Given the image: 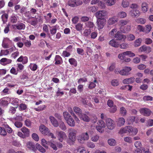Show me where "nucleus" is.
<instances>
[{"label": "nucleus", "mask_w": 153, "mask_h": 153, "mask_svg": "<svg viewBox=\"0 0 153 153\" xmlns=\"http://www.w3.org/2000/svg\"><path fill=\"white\" fill-rule=\"evenodd\" d=\"M36 150L38 149L39 151L42 153H44L45 152V149L44 148L39 144H36Z\"/></svg>", "instance_id": "nucleus-38"}, {"label": "nucleus", "mask_w": 153, "mask_h": 153, "mask_svg": "<svg viewBox=\"0 0 153 153\" xmlns=\"http://www.w3.org/2000/svg\"><path fill=\"white\" fill-rule=\"evenodd\" d=\"M12 27L14 29H17L19 30H24L25 27V25L22 23L17 24L13 25Z\"/></svg>", "instance_id": "nucleus-17"}, {"label": "nucleus", "mask_w": 153, "mask_h": 153, "mask_svg": "<svg viewBox=\"0 0 153 153\" xmlns=\"http://www.w3.org/2000/svg\"><path fill=\"white\" fill-rule=\"evenodd\" d=\"M124 53L125 54V56H128L129 57H134L135 56V54L130 51L124 52Z\"/></svg>", "instance_id": "nucleus-51"}, {"label": "nucleus", "mask_w": 153, "mask_h": 153, "mask_svg": "<svg viewBox=\"0 0 153 153\" xmlns=\"http://www.w3.org/2000/svg\"><path fill=\"white\" fill-rule=\"evenodd\" d=\"M109 44L111 46L115 48H118L120 45L119 43L114 39L111 40L109 41Z\"/></svg>", "instance_id": "nucleus-26"}, {"label": "nucleus", "mask_w": 153, "mask_h": 153, "mask_svg": "<svg viewBox=\"0 0 153 153\" xmlns=\"http://www.w3.org/2000/svg\"><path fill=\"white\" fill-rule=\"evenodd\" d=\"M108 13L107 12L104 10H99L96 13L95 16L97 19H106L107 17Z\"/></svg>", "instance_id": "nucleus-2"}, {"label": "nucleus", "mask_w": 153, "mask_h": 153, "mask_svg": "<svg viewBox=\"0 0 153 153\" xmlns=\"http://www.w3.org/2000/svg\"><path fill=\"white\" fill-rule=\"evenodd\" d=\"M12 131V128L8 125H4L3 127H0V134L4 136L7 135V132L11 133Z\"/></svg>", "instance_id": "nucleus-1"}, {"label": "nucleus", "mask_w": 153, "mask_h": 153, "mask_svg": "<svg viewBox=\"0 0 153 153\" xmlns=\"http://www.w3.org/2000/svg\"><path fill=\"white\" fill-rule=\"evenodd\" d=\"M125 122V120L123 117L119 118L117 121V126H121L124 125Z\"/></svg>", "instance_id": "nucleus-24"}, {"label": "nucleus", "mask_w": 153, "mask_h": 153, "mask_svg": "<svg viewBox=\"0 0 153 153\" xmlns=\"http://www.w3.org/2000/svg\"><path fill=\"white\" fill-rule=\"evenodd\" d=\"M22 41L23 42L25 45L27 47H30L31 46V42L26 39L25 38H22Z\"/></svg>", "instance_id": "nucleus-36"}, {"label": "nucleus", "mask_w": 153, "mask_h": 153, "mask_svg": "<svg viewBox=\"0 0 153 153\" xmlns=\"http://www.w3.org/2000/svg\"><path fill=\"white\" fill-rule=\"evenodd\" d=\"M129 3L127 0H123L121 4L122 6L124 8H126L129 6Z\"/></svg>", "instance_id": "nucleus-52"}, {"label": "nucleus", "mask_w": 153, "mask_h": 153, "mask_svg": "<svg viewBox=\"0 0 153 153\" xmlns=\"http://www.w3.org/2000/svg\"><path fill=\"white\" fill-rule=\"evenodd\" d=\"M68 61L71 65H73L75 67L77 66V62L75 59L74 58H70L69 59Z\"/></svg>", "instance_id": "nucleus-37"}, {"label": "nucleus", "mask_w": 153, "mask_h": 153, "mask_svg": "<svg viewBox=\"0 0 153 153\" xmlns=\"http://www.w3.org/2000/svg\"><path fill=\"white\" fill-rule=\"evenodd\" d=\"M79 117L81 120H82L85 122H88L90 121V118L85 114H82Z\"/></svg>", "instance_id": "nucleus-28"}, {"label": "nucleus", "mask_w": 153, "mask_h": 153, "mask_svg": "<svg viewBox=\"0 0 153 153\" xmlns=\"http://www.w3.org/2000/svg\"><path fill=\"white\" fill-rule=\"evenodd\" d=\"M14 11L16 13L19 12L21 14L25 12L26 8L23 6H21L19 4H16L14 7Z\"/></svg>", "instance_id": "nucleus-8"}, {"label": "nucleus", "mask_w": 153, "mask_h": 153, "mask_svg": "<svg viewBox=\"0 0 153 153\" xmlns=\"http://www.w3.org/2000/svg\"><path fill=\"white\" fill-rule=\"evenodd\" d=\"M40 131L44 135H46L49 131L48 129L44 125H41L39 127Z\"/></svg>", "instance_id": "nucleus-20"}, {"label": "nucleus", "mask_w": 153, "mask_h": 153, "mask_svg": "<svg viewBox=\"0 0 153 153\" xmlns=\"http://www.w3.org/2000/svg\"><path fill=\"white\" fill-rule=\"evenodd\" d=\"M130 14L133 17H137L140 15V11L136 9H133L129 12Z\"/></svg>", "instance_id": "nucleus-16"}, {"label": "nucleus", "mask_w": 153, "mask_h": 153, "mask_svg": "<svg viewBox=\"0 0 153 153\" xmlns=\"http://www.w3.org/2000/svg\"><path fill=\"white\" fill-rule=\"evenodd\" d=\"M63 115L65 119L67 121L69 118L71 117V116L70 114L67 112L65 111L63 112Z\"/></svg>", "instance_id": "nucleus-46"}, {"label": "nucleus", "mask_w": 153, "mask_h": 153, "mask_svg": "<svg viewBox=\"0 0 153 153\" xmlns=\"http://www.w3.org/2000/svg\"><path fill=\"white\" fill-rule=\"evenodd\" d=\"M81 101L83 104L85 105L88 106L91 108H93V105L90 102H88V100L86 98H82Z\"/></svg>", "instance_id": "nucleus-22"}, {"label": "nucleus", "mask_w": 153, "mask_h": 153, "mask_svg": "<svg viewBox=\"0 0 153 153\" xmlns=\"http://www.w3.org/2000/svg\"><path fill=\"white\" fill-rule=\"evenodd\" d=\"M58 136L59 140L61 142L64 139H66L67 137L65 133L62 131L58 132Z\"/></svg>", "instance_id": "nucleus-15"}, {"label": "nucleus", "mask_w": 153, "mask_h": 153, "mask_svg": "<svg viewBox=\"0 0 153 153\" xmlns=\"http://www.w3.org/2000/svg\"><path fill=\"white\" fill-rule=\"evenodd\" d=\"M131 70V67L126 66L119 71V74L122 75H128L130 74L129 72Z\"/></svg>", "instance_id": "nucleus-11"}, {"label": "nucleus", "mask_w": 153, "mask_h": 153, "mask_svg": "<svg viewBox=\"0 0 153 153\" xmlns=\"http://www.w3.org/2000/svg\"><path fill=\"white\" fill-rule=\"evenodd\" d=\"M16 121L14 123L15 126L18 128H20L22 126V123L21 122L22 120L21 116H17L15 118Z\"/></svg>", "instance_id": "nucleus-7"}, {"label": "nucleus", "mask_w": 153, "mask_h": 153, "mask_svg": "<svg viewBox=\"0 0 153 153\" xmlns=\"http://www.w3.org/2000/svg\"><path fill=\"white\" fill-rule=\"evenodd\" d=\"M31 14V12L29 11L26 12L24 13L25 16L28 19H30L33 18Z\"/></svg>", "instance_id": "nucleus-58"}, {"label": "nucleus", "mask_w": 153, "mask_h": 153, "mask_svg": "<svg viewBox=\"0 0 153 153\" xmlns=\"http://www.w3.org/2000/svg\"><path fill=\"white\" fill-rule=\"evenodd\" d=\"M18 71L19 69H17V70L16 71V69L14 67H13L10 70V72L11 74H12L15 75H16L18 73Z\"/></svg>", "instance_id": "nucleus-64"}, {"label": "nucleus", "mask_w": 153, "mask_h": 153, "mask_svg": "<svg viewBox=\"0 0 153 153\" xmlns=\"http://www.w3.org/2000/svg\"><path fill=\"white\" fill-rule=\"evenodd\" d=\"M106 126L109 129H113L115 128V124L114 121L111 119L107 118L106 120Z\"/></svg>", "instance_id": "nucleus-6"}, {"label": "nucleus", "mask_w": 153, "mask_h": 153, "mask_svg": "<svg viewBox=\"0 0 153 153\" xmlns=\"http://www.w3.org/2000/svg\"><path fill=\"white\" fill-rule=\"evenodd\" d=\"M29 67L30 69L33 71H36L37 68V66L35 64H30Z\"/></svg>", "instance_id": "nucleus-53"}, {"label": "nucleus", "mask_w": 153, "mask_h": 153, "mask_svg": "<svg viewBox=\"0 0 153 153\" xmlns=\"http://www.w3.org/2000/svg\"><path fill=\"white\" fill-rule=\"evenodd\" d=\"M118 16L120 18H125L127 16V14L125 12L121 11L119 12Z\"/></svg>", "instance_id": "nucleus-60"}, {"label": "nucleus", "mask_w": 153, "mask_h": 153, "mask_svg": "<svg viewBox=\"0 0 153 153\" xmlns=\"http://www.w3.org/2000/svg\"><path fill=\"white\" fill-rule=\"evenodd\" d=\"M91 33V30L90 29H85L83 33V35L85 36H88Z\"/></svg>", "instance_id": "nucleus-56"}, {"label": "nucleus", "mask_w": 153, "mask_h": 153, "mask_svg": "<svg viewBox=\"0 0 153 153\" xmlns=\"http://www.w3.org/2000/svg\"><path fill=\"white\" fill-rule=\"evenodd\" d=\"M106 19H97V23L98 29H102L106 22Z\"/></svg>", "instance_id": "nucleus-13"}, {"label": "nucleus", "mask_w": 153, "mask_h": 153, "mask_svg": "<svg viewBox=\"0 0 153 153\" xmlns=\"http://www.w3.org/2000/svg\"><path fill=\"white\" fill-rule=\"evenodd\" d=\"M140 111L141 114L146 117L149 116L152 113L150 109L145 108H140Z\"/></svg>", "instance_id": "nucleus-10"}, {"label": "nucleus", "mask_w": 153, "mask_h": 153, "mask_svg": "<svg viewBox=\"0 0 153 153\" xmlns=\"http://www.w3.org/2000/svg\"><path fill=\"white\" fill-rule=\"evenodd\" d=\"M21 131L24 133L25 137H28L30 135V131L27 128L24 127L21 129Z\"/></svg>", "instance_id": "nucleus-27"}, {"label": "nucleus", "mask_w": 153, "mask_h": 153, "mask_svg": "<svg viewBox=\"0 0 153 153\" xmlns=\"http://www.w3.org/2000/svg\"><path fill=\"white\" fill-rule=\"evenodd\" d=\"M143 100L144 101H152L153 100V97L150 96H145L143 97Z\"/></svg>", "instance_id": "nucleus-55"}, {"label": "nucleus", "mask_w": 153, "mask_h": 153, "mask_svg": "<svg viewBox=\"0 0 153 153\" xmlns=\"http://www.w3.org/2000/svg\"><path fill=\"white\" fill-rule=\"evenodd\" d=\"M120 30L121 32L124 33H126L130 31L131 29V26L130 25L122 26L120 27Z\"/></svg>", "instance_id": "nucleus-18"}, {"label": "nucleus", "mask_w": 153, "mask_h": 153, "mask_svg": "<svg viewBox=\"0 0 153 153\" xmlns=\"http://www.w3.org/2000/svg\"><path fill=\"white\" fill-rule=\"evenodd\" d=\"M26 146L30 150H32L34 152L36 151V144L35 145L34 143L32 142H28L26 144Z\"/></svg>", "instance_id": "nucleus-14"}, {"label": "nucleus", "mask_w": 153, "mask_h": 153, "mask_svg": "<svg viewBox=\"0 0 153 153\" xmlns=\"http://www.w3.org/2000/svg\"><path fill=\"white\" fill-rule=\"evenodd\" d=\"M49 119L51 123L54 127H57L58 126V122L54 117L53 116H50L49 117Z\"/></svg>", "instance_id": "nucleus-21"}, {"label": "nucleus", "mask_w": 153, "mask_h": 153, "mask_svg": "<svg viewBox=\"0 0 153 153\" xmlns=\"http://www.w3.org/2000/svg\"><path fill=\"white\" fill-rule=\"evenodd\" d=\"M111 85L114 86H117L119 84L118 81L116 79L112 80L111 82Z\"/></svg>", "instance_id": "nucleus-63"}, {"label": "nucleus", "mask_w": 153, "mask_h": 153, "mask_svg": "<svg viewBox=\"0 0 153 153\" xmlns=\"http://www.w3.org/2000/svg\"><path fill=\"white\" fill-rule=\"evenodd\" d=\"M97 83V78H95L93 82H90L88 88L91 89L94 88L96 86V83Z\"/></svg>", "instance_id": "nucleus-33"}, {"label": "nucleus", "mask_w": 153, "mask_h": 153, "mask_svg": "<svg viewBox=\"0 0 153 153\" xmlns=\"http://www.w3.org/2000/svg\"><path fill=\"white\" fill-rule=\"evenodd\" d=\"M59 128L62 130L65 131L67 129V128L64 123L62 121H61L59 124Z\"/></svg>", "instance_id": "nucleus-50"}, {"label": "nucleus", "mask_w": 153, "mask_h": 153, "mask_svg": "<svg viewBox=\"0 0 153 153\" xmlns=\"http://www.w3.org/2000/svg\"><path fill=\"white\" fill-rule=\"evenodd\" d=\"M18 17L16 16L13 15L10 18V22L12 24H15L17 22Z\"/></svg>", "instance_id": "nucleus-32"}, {"label": "nucleus", "mask_w": 153, "mask_h": 153, "mask_svg": "<svg viewBox=\"0 0 153 153\" xmlns=\"http://www.w3.org/2000/svg\"><path fill=\"white\" fill-rule=\"evenodd\" d=\"M108 144L111 146H114L116 143V141L113 139H108Z\"/></svg>", "instance_id": "nucleus-47"}, {"label": "nucleus", "mask_w": 153, "mask_h": 153, "mask_svg": "<svg viewBox=\"0 0 153 153\" xmlns=\"http://www.w3.org/2000/svg\"><path fill=\"white\" fill-rule=\"evenodd\" d=\"M142 40L141 38H138L137 39H136L135 42L134 43V46L135 47H137L139 46L142 42Z\"/></svg>", "instance_id": "nucleus-48"}, {"label": "nucleus", "mask_w": 153, "mask_h": 153, "mask_svg": "<svg viewBox=\"0 0 153 153\" xmlns=\"http://www.w3.org/2000/svg\"><path fill=\"white\" fill-rule=\"evenodd\" d=\"M73 109L74 112L79 116H80L82 114V110L79 108L77 107H74Z\"/></svg>", "instance_id": "nucleus-34"}, {"label": "nucleus", "mask_w": 153, "mask_h": 153, "mask_svg": "<svg viewBox=\"0 0 153 153\" xmlns=\"http://www.w3.org/2000/svg\"><path fill=\"white\" fill-rule=\"evenodd\" d=\"M54 60L55 61V64L56 65L61 64L63 62L62 57L59 55L56 56Z\"/></svg>", "instance_id": "nucleus-23"}, {"label": "nucleus", "mask_w": 153, "mask_h": 153, "mask_svg": "<svg viewBox=\"0 0 153 153\" xmlns=\"http://www.w3.org/2000/svg\"><path fill=\"white\" fill-rule=\"evenodd\" d=\"M8 17V15L7 13H5L2 15L1 18L3 21V24H5L7 22Z\"/></svg>", "instance_id": "nucleus-35"}, {"label": "nucleus", "mask_w": 153, "mask_h": 153, "mask_svg": "<svg viewBox=\"0 0 153 153\" xmlns=\"http://www.w3.org/2000/svg\"><path fill=\"white\" fill-rule=\"evenodd\" d=\"M69 133L68 135L69 139L72 142H74L76 140V131L74 129H68Z\"/></svg>", "instance_id": "nucleus-4"}, {"label": "nucleus", "mask_w": 153, "mask_h": 153, "mask_svg": "<svg viewBox=\"0 0 153 153\" xmlns=\"http://www.w3.org/2000/svg\"><path fill=\"white\" fill-rule=\"evenodd\" d=\"M128 22V21L121 20L119 21V25L120 26V27H122V26H124L125 25H126Z\"/></svg>", "instance_id": "nucleus-42"}, {"label": "nucleus", "mask_w": 153, "mask_h": 153, "mask_svg": "<svg viewBox=\"0 0 153 153\" xmlns=\"http://www.w3.org/2000/svg\"><path fill=\"white\" fill-rule=\"evenodd\" d=\"M135 116H130L127 119V121L129 124L132 123L135 121Z\"/></svg>", "instance_id": "nucleus-45"}, {"label": "nucleus", "mask_w": 153, "mask_h": 153, "mask_svg": "<svg viewBox=\"0 0 153 153\" xmlns=\"http://www.w3.org/2000/svg\"><path fill=\"white\" fill-rule=\"evenodd\" d=\"M108 6L114 5L116 3V0H103Z\"/></svg>", "instance_id": "nucleus-39"}, {"label": "nucleus", "mask_w": 153, "mask_h": 153, "mask_svg": "<svg viewBox=\"0 0 153 153\" xmlns=\"http://www.w3.org/2000/svg\"><path fill=\"white\" fill-rule=\"evenodd\" d=\"M27 108V106L24 103H21L19 106V109L20 111H24Z\"/></svg>", "instance_id": "nucleus-54"}, {"label": "nucleus", "mask_w": 153, "mask_h": 153, "mask_svg": "<svg viewBox=\"0 0 153 153\" xmlns=\"http://www.w3.org/2000/svg\"><path fill=\"white\" fill-rule=\"evenodd\" d=\"M68 110L70 112L71 115L73 117L76 122L79 123L80 122V120L76 116L75 114L71 108H69Z\"/></svg>", "instance_id": "nucleus-29"}, {"label": "nucleus", "mask_w": 153, "mask_h": 153, "mask_svg": "<svg viewBox=\"0 0 153 153\" xmlns=\"http://www.w3.org/2000/svg\"><path fill=\"white\" fill-rule=\"evenodd\" d=\"M89 139V136L87 132L83 133L78 137V140L80 143H82Z\"/></svg>", "instance_id": "nucleus-5"}, {"label": "nucleus", "mask_w": 153, "mask_h": 153, "mask_svg": "<svg viewBox=\"0 0 153 153\" xmlns=\"http://www.w3.org/2000/svg\"><path fill=\"white\" fill-rule=\"evenodd\" d=\"M66 121L68 124L70 126L74 127L75 126V122L72 117Z\"/></svg>", "instance_id": "nucleus-30"}, {"label": "nucleus", "mask_w": 153, "mask_h": 153, "mask_svg": "<svg viewBox=\"0 0 153 153\" xmlns=\"http://www.w3.org/2000/svg\"><path fill=\"white\" fill-rule=\"evenodd\" d=\"M100 137L97 135H96L92 136L91 138V140L94 142H97L99 140Z\"/></svg>", "instance_id": "nucleus-62"}, {"label": "nucleus", "mask_w": 153, "mask_h": 153, "mask_svg": "<svg viewBox=\"0 0 153 153\" xmlns=\"http://www.w3.org/2000/svg\"><path fill=\"white\" fill-rule=\"evenodd\" d=\"M46 108V106L45 105H42L38 107L37 108H35L34 110L38 111H40L43 110Z\"/></svg>", "instance_id": "nucleus-49"}, {"label": "nucleus", "mask_w": 153, "mask_h": 153, "mask_svg": "<svg viewBox=\"0 0 153 153\" xmlns=\"http://www.w3.org/2000/svg\"><path fill=\"white\" fill-rule=\"evenodd\" d=\"M142 10L143 12L145 13L147 12L148 10V6L146 2H143L142 4Z\"/></svg>", "instance_id": "nucleus-41"}, {"label": "nucleus", "mask_w": 153, "mask_h": 153, "mask_svg": "<svg viewBox=\"0 0 153 153\" xmlns=\"http://www.w3.org/2000/svg\"><path fill=\"white\" fill-rule=\"evenodd\" d=\"M9 53V50L6 49L4 50H1L0 53V56L3 55H7Z\"/></svg>", "instance_id": "nucleus-61"}, {"label": "nucleus", "mask_w": 153, "mask_h": 153, "mask_svg": "<svg viewBox=\"0 0 153 153\" xmlns=\"http://www.w3.org/2000/svg\"><path fill=\"white\" fill-rule=\"evenodd\" d=\"M127 111L126 109L123 107H122L120 108V113L123 116L126 115Z\"/></svg>", "instance_id": "nucleus-43"}, {"label": "nucleus", "mask_w": 153, "mask_h": 153, "mask_svg": "<svg viewBox=\"0 0 153 153\" xmlns=\"http://www.w3.org/2000/svg\"><path fill=\"white\" fill-rule=\"evenodd\" d=\"M133 131V128L131 126H126L123 128H121L120 132L121 134L127 132H132Z\"/></svg>", "instance_id": "nucleus-12"}, {"label": "nucleus", "mask_w": 153, "mask_h": 153, "mask_svg": "<svg viewBox=\"0 0 153 153\" xmlns=\"http://www.w3.org/2000/svg\"><path fill=\"white\" fill-rule=\"evenodd\" d=\"M114 38H116L117 40L125 41L126 37L125 35L122 34L120 31H118L115 34Z\"/></svg>", "instance_id": "nucleus-9"}, {"label": "nucleus", "mask_w": 153, "mask_h": 153, "mask_svg": "<svg viewBox=\"0 0 153 153\" xmlns=\"http://www.w3.org/2000/svg\"><path fill=\"white\" fill-rule=\"evenodd\" d=\"M77 151L78 153H86V150L83 147H79L77 148Z\"/></svg>", "instance_id": "nucleus-59"}, {"label": "nucleus", "mask_w": 153, "mask_h": 153, "mask_svg": "<svg viewBox=\"0 0 153 153\" xmlns=\"http://www.w3.org/2000/svg\"><path fill=\"white\" fill-rule=\"evenodd\" d=\"M105 127V124L104 122L102 120H98L97 123L96 128L98 131L102 133L104 131V128Z\"/></svg>", "instance_id": "nucleus-3"}, {"label": "nucleus", "mask_w": 153, "mask_h": 153, "mask_svg": "<svg viewBox=\"0 0 153 153\" xmlns=\"http://www.w3.org/2000/svg\"><path fill=\"white\" fill-rule=\"evenodd\" d=\"M139 51L141 52H145L146 53H149L151 52L152 49L149 47L144 45L140 48Z\"/></svg>", "instance_id": "nucleus-19"}, {"label": "nucleus", "mask_w": 153, "mask_h": 153, "mask_svg": "<svg viewBox=\"0 0 153 153\" xmlns=\"http://www.w3.org/2000/svg\"><path fill=\"white\" fill-rule=\"evenodd\" d=\"M42 145L45 148H48V145H49V142H48L45 139H42L41 140Z\"/></svg>", "instance_id": "nucleus-44"}, {"label": "nucleus", "mask_w": 153, "mask_h": 153, "mask_svg": "<svg viewBox=\"0 0 153 153\" xmlns=\"http://www.w3.org/2000/svg\"><path fill=\"white\" fill-rule=\"evenodd\" d=\"M135 78L134 77L126 78L123 80V83L124 84H128L133 83L134 81Z\"/></svg>", "instance_id": "nucleus-25"}, {"label": "nucleus", "mask_w": 153, "mask_h": 153, "mask_svg": "<svg viewBox=\"0 0 153 153\" xmlns=\"http://www.w3.org/2000/svg\"><path fill=\"white\" fill-rule=\"evenodd\" d=\"M61 37V34L60 32H58L56 34V37H55L54 36H53V37H50L49 36V38L50 39L53 41H56L57 39H59Z\"/></svg>", "instance_id": "nucleus-40"}, {"label": "nucleus", "mask_w": 153, "mask_h": 153, "mask_svg": "<svg viewBox=\"0 0 153 153\" xmlns=\"http://www.w3.org/2000/svg\"><path fill=\"white\" fill-rule=\"evenodd\" d=\"M117 21L118 19L116 17H113L109 18L108 21V22L109 25H112L117 22Z\"/></svg>", "instance_id": "nucleus-31"}, {"label": "nucleus", "mask_w": 153, "mask_h": 153, "mask_svg": "<svg viewBox=\"0 0 153 153\" xmlns=\"http://www.w3.org/2000/svg\"><path fill=\"white\" fill-rule=\"evenodd\" d=\"M68 4L71 7H75L76 0H69L68 2Z\"/></svg>", "instance_id": "nucleus-57"}]
</instances>
